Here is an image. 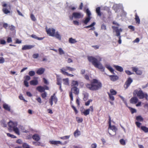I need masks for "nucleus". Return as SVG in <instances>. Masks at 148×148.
Segmentation results:
<instances>
[{
    "label": "nucleus",
    "mask_w": 148,
    "mask_h": 148,
    "mask_svg": "<svg viewBox=\"0 0 148 148\" xmlns=\"http://www.w3.org/2000/svg\"><path fill=\"white\" fill-rule=\"evenodd\" d=\"M86 88L92 91H96L101 89L102 86V83L96 79L92 80L90 84H86Z\"/></svg>",
    "instance_id": "f257e3e1"
},
{
    "label": "nucleus",
    "mask_w": 148,
    "mask_h": 148,
    "mask_svg": "<svg viewBox=\"0 0 148 148\" xmlns=\"http://www.w3.org/2000/svg\"><path fill=\"white\" fill-rule=\"evenodd\" d=\"M87 58L88 61L91 62L95 67L101 70L102 71H104V68L97 58L92 56H88Z\"/></svg>",
    "instance_id": "f03ea898"
},
{
    "label": "nucleus",
    "mask_w": 148,
    "mask_h": 148,
    "mask_svg": "<svg viewBox=\"0 0 148 148\" xmlns=\"http://www.w3.org/2000/svg\"><path fill=\"white\" fill-rule=\"evenodd\" d=\"M134 95H136L140 99L145 98L147 100H148V95L146 93H144L141 90H135L133 93Z\"/></svg>",
    "instance_id": "7ed1b4c3"
},
{
    "label": "nucleus",
    "mask_w": 148,
    "mask_h": 148,
    "mask_svg": "<svg viewBox=\"0 0 148 148\" xmlns=\"http://www.w3.org/2000/svg\"><path fill=\"white\" fill-rule=\"evenodd\" d=\"M112 28L114 32L115 31L116 33V36L118 37L119 39L118 41V43L121 44V36H120V33L122 32V29L121 28L119 29L118 27L114 26H112Z\"/></svg>",
    "instance_id": "20e7f679"
},
{
    "label": "nucleus",
    "mask_w": 148,
    "mask_h": 148,
    "mask_svg": "<svg viewBox=\"0 0 148 148\" xmlns=\"http://www.w3.org/2000/svg\"><path fill=\"white\" fill-rule=\"evenodd\" d=\"M72 93L76 95H78L79 93V89L77 87H72L71 91L69 93V96L71 99V102L73 100V97Z\"/></svg>",
    "instance_id": "39448f33"
},
{
    "label": "nucleus",
    "mask_w": 148,
    "mask_h": 148,
    "mask_svg": "<svg viewBox=\"0 0 148 148\" xmlns=\"http://www.w3.org/2000/svg\"><path fill=\"white\" fill-rule=\"evenodd\" d=\"M2 6L3 7L2 11L4 13L7 14L10 13L11 6L10 4H8L3 2L2 3Z\"/></svg>",
    "instance_id": "423d86ee"
},
{
    "label": "nucleus",
    "mask_w": 148,
    "mask_h": 148,
    "mask_svg": "<svg viewBox=\"0 0 148 148\" xmlns=\"http://www.w3.org/2000/svg\"><path fill=\"white\" fill-rule=\"evenodd\" d=\"M109 121H108V124H109V127L108 129V132L109 133V134L111 136H112L113 135H112L109 132V129L112 130L113 132H115L114 135L116 134V131L117 130V129L116 127L114 125H111V118L109 116Z\"/></svg>",
    "instance_id": "0eeeda50"
},
{
    "label": "nucleus",
    "mask_w": 148,
    "mask_h": 148,
    "mask_svg": "<svg viewBox=\"0 0 148 148\" xmlns=\"http://www.w3.org/2000/svg\"><path fill=\"white\" fill-rule=\"evenodd\" d=\"M83 16V15L81 13L74 12L73 13L72 16H70V18L72 20L73 17L75 18H82Z\"/></svg>",
    "instance_id": "6e6552de"
},
{
    "label": "nucleus",
    "mask_w": 148,
    "mask_h": 148,
    "mask_svg": "<svg viewBox=\"0 0 148 148\" xmlns=\"http://www.w3.org/2000/svg\"><path fill=\"white\" fill-rule=\"evenodd\" d=\"M8 129L10 132L12 131L13 129L17 125V123L14 122L12 121H10L8 123Z\"/></svg>",
    "instance_id": "1a4fd4ad"
},
{
    "label": "nucleus",
    "mask_w": 148,
    "mask_h": 148,
    "mask_svg": "<svg viewBox=\"0 0 148 148\" xmlns=\"http://www.w3.org/2000/svg\"><path fill=\"white\" fill-rule=\"evenodd\" d=\"M58 101V99L56 96L55 93H54L53 95L51 96V98L49 100V103L52 106L53 104V101L56 104Z\"/></svg>",
    "instance_id": "9d476101"
},
{
    "label": "nucleus",
    "mask_w": 148,
    "mask_h": 148,
    "mask_svg": "<svg viewBox=\"0 0 148 148\" xmlns=\"http://www.w3.org/2000/svg\"><path fill=\"white\" fill-rule=\"evenodd\" d=\"M75 69L69 66H66L65 67H63L60 69V72L62 74L63 72H66V71H74L75 70Z\"/></svg>",
    "instance_id": "9b49d317"
},
{
    "label": "nucleus",
    "mask_w": 148,
    "mask_h": 148,
    "mask_svg": "<svg viewBox=\"0 0 148 148\" xmlns=\"http://www.w3.org/2000/svg\"><path fill=\"white\" fill-rule=\"evenodd\" d=\"M132 82L133 80L132 78L130 77H129L124 84V86L125 88V89H127Z\"/></svg>",
    "instance_id": "f8f14e48"
},
{
    "label": "nucleus",
    "mask_w": 148,
    "mask_h": 148,
    "mask_svg": "<svg viewBox=\"0 0 148 148\" xmlns=\"http://www.w3.org/2000/svg\"><path fill=\"white\" fill-rule=\"evenodd\" d=\"M46 31L47 34L49 36L54 37V34H55L56 31L55 29L53 28H49L47 29Z\"/></svg>",
    "instance_id": "ddd939ff"
},
{
    "label": "nucleus",
    "mask_w": 148,
    "mask_h": 148,
    "mask_svg": "<svg viewBox=\"0 0 148 148\" xmlns=\"http://www.w3.org/2000/svg\"><path fill=\"white\" fill-rule=\"evenodd\" d=\"M34 47V45H25L22 47V49L23 50L30 49L33 48Z\"/></svg>",
    "instance_id": "4468645a"
},
{
    "label": "nucleus",
    "mask_w": 148,
    "mask_h": 148,
    "mask_svg": "<svg viewBox=\"0 0 148 148\" xmlns=\"http://www.w3.org/2000/svg\"><path fill=\"white\" fill-rule=\"evenodd\" d=\"M49 143L51 145H56L57 146L59 144L62 145L63 144L60 141H55L53 140H50L49 141Z\"/></svg>",
    "instance_id": "2eb2a0df"
},
{
    "label": "nucleus",
    "mask_w": 148,
    "mask_h": 148,
    "mask_svg": "<svg viewBox=\"0 0 148 148\" xmlns=\"http://www.w3.org/2000/svg\"><path fill=\"white\" fill-rule=\"evenodd\" d=\"M132 71L135 72L136 74L138 75H141L142 74V71L139 70L138 68L133 67H132Z\"/></svg>",
    "instance_id": "dca6fc26"
},
{
    "label": "nucleus",
    "mask_w": 148,
    "mask_h": 148,
    "mask_svg": "<svg viewBox=\"0 0 148 148\" xmlns=\"http://www.w3.org/2000/svg\"><path fill=\"white\" fill-rule=\"evenodd\" d=\"M138 99L136 97H133L131 98L130 100V102L132 104H136L137 103Z\"/></svg>",
    "instance_id": "f3484780"
},
{
    "label": "nucleus",
    "mask_w": 148,
    "mask_h": 148,
    "mask_svg": "<svg viewBox=\"0 0 148 148\" xmlns=\"http://www.w3.org/2000/svg\"><path fill=\"white\" fill-rule=\"evenodd\" d=\"M110 79L112 81H115L119 79V77L116 75H109Z\"/></svg>",
    "instance_id": "a211bd4d"
},
{
    "label": "nucleus",
    "mask_w": 148,
    "mask_h": 148,
    "mask_svg": "<svg viewBox=\"0 0 148 148\" xmlns=\"http://www.w3.org/2000/svg\"><path fill=\"white\" fill-rule=\"evenodd\" d=\"M45 70V69L44 68H40L37 70L36 73L38 75H41L44 73Z\"/></svg>",
    "instance_id": "6ab92c4d"
},
{
    "label": "nucleus",
    "mask_w": 148,
    "mask_h": 148,
    "mask_svg": "<svg viewBox=\"0 0 148 148\" xmlns=\"http://www.w3.org/2000/svg\"><path fill=\"white\" fill-rule=\"evenodd\" d=\"M33 140L36 141H38L40 139V136L37 134H35L32 136Z\"/></svg>",
    "instance_id": "aec40b11"
},
{
    "label": "nucleus",
    "mask_w": 148,
    "mask_h": 148,
    "mask_svg": "<svg viewBox=\"0 0 148 148\" xmlns=\"http://www.w3.org/2000/svg\"><path fill=\"white\" fill-rule=\"evenodd\" d=\"M114 67L116 70L120 72H122L123 71V68L121 66L118 65H114Z\"/></svg>",
    "instance_id": "412c9836"
},
{
    "label": "nucleus",
    "mask_w": 148,
    "mask_h": 148,
    "mask_svg": "<svg viewBox=\"0 0 148 148\" xmlns=\"http://www.w3.org/2000/svg\"><path fill=\"white\" fill-rule=\"evenodd\" d=\"M37 90L40 92H44L45 90V88L42 86H39L36 88Z\"/></svg>",
    "instance_id": "4be33fe9"
},
{
    "label": "nucleus",
    "mask_w": 148,
    "mask_h": 148,
    "mask_svg": "<svg viewBox=\"0 0 148 148\" xmlns=\"http://www.w3.org/2000/svg\"><path fill=\"white\" fill-rule=\"evenodd\" d=\"M3 108L6 110L9 111H10V107L6 103H4L3 105Z\"/></svg>",
    "instance_id": "5701e85b"
},
{
    "label": "nucleus",
    "mask_w": 148,
    "mask_h": 148,
    "mask_svg": "<svg viewBox=\"0 0 148 148\" xmlns=\"http://www.w3.org/2000/svg\"><path fill=\"white\" fill-rule=\"evenodd\" d=\"M54 37H55L56 38L58 39L59 40H61V35L59 34L58 32H55V33L54 34Z\"/></svg>",
    "instance_id": "b1692460"
},
{
    "label": "nucleus",
    "mask_w": 148,
    "mask_h": 148,
    "mask_svg": "<svg viewBox=\"0 0 148 148\" xmlns=\"http://www.w3.org/2000/svg\"><path fill=\"white\" fill-rule=\"evenodd\" d=\"M96 12L98 16H101L102 13L100 11V7H98L96 8Z\"/></svg>",
    "instance_id": "393cba45"
},
{
    "label": "nucleus",
    "mask_w": 148,
    "mask_h": 148,
    "mask_svg": "<svg viewBox=\"0 0 148 148\" xmlns=\"http://www.w3.org/2000/svg\"><path fill=\"white\" fill-rule=\"evenodd\" d=\"M78 85V83L77 81L73 80L71 83L72 87H77Z\"/></svg>",
    "instance_id": "a878e982"
},
{
    "label": "nucleus",
    "mask_w": 148,
    "mask_h": 148,
    "mask_svg": "<svg viewBox=\"0 0 148 148\" xmlns=\"http://www.w3.org/2000/svg\"><path fill=\"white\" fill-rule=\"evenodd\" d=\"M105 66L112 73L114 74V70L110 65H106Z\"/></svg>",
    "instance_id": "bb28decb"
},
{
    "label": "nucleus",
    "mask_w": 148,
    "mask_h": 148,
    "mask_svg": "<svg viewBox=\"0 0 148 148\" xmlns=\"http://www.w3.org/2000/svg\"><path fill=\"white\" fill-rule=\"evenodd\" d=\"M31 36L35 39H37L38 40H41L43 39L44 38V37L42 38V37H38L36 36L34 34H33Z\"/></svg>",
    "instance_id": "cd10ccee"
},
{
    "label": "nucleus",
    "mask_w": 148,
    "mask_h": 148,
    "mask_svg": "<svg viewBox=\"0 0 148 148\" xmlns=\"http://www.w3.org/2000/svg\"><path fill=\"white\" fill-rule=\"evenodd\" d=\"M30 84L31 85L36 86L38 84V81L37 80H32L30 82Z\"/></svg>",
    "instance_id": "c85d7f7f"
},
{
    "label": "nucleus",
    "mask_w": 148,
    "mask_h": 148,
    "mask_svg": "<svg viewBox=\"0 0 148 148\" xmlns=\"http://www.w3.org/2000/svg\"><path fill=\"white\" fill-rule=\"evenodd\" d=\"M80 135V132L78 129L76 130L74 133V135L75 137H77Z\"/></svg>",
    "instance_id": "c756f323"
},
{
    "label": "nucleus",
    "mask_w": 148,
    "mask_h": 148,
    "mask_svg": "<svg viewBox=\"0 0 148 148\" xmlns=\"http://www.w3.org/2000/svg\"><path fill=\"white\" fill-rule=\"evenodd\" d=\"M12 130H13L16 134L18 135H20V134L19 130L17 126H16L15 128H14Z\"/></svg>",
    "instance_id": "7c9ffc66"
},
{
    "label": "nucleus",
    "mask_w": 148,
    "mask_h": 148,
    "mask_svg": "<svg viewBox=\"0 0 148 148\" xmlns=\"http://www.w3.org/2000/svg\"><path fill=\"white\" fill-rule=\"evenodd\" d=\"M135 20L136 21V23L138 24H139L140 22V19L138 16L137 13H136L135 15Z\"/></svg>",
    "instance_id": "2f4dec72"
},
{
    "label": "nucleus",
    "mask_w": 148,
    "mask_h": 148,
    "mask_svg": "<svg viewBox=\"0 0 148 148\" xmlns=\"http://www.w3.org/2000/svg\"><path fill=\"white\" fill-rule=\"evenodd\" d=\"M141 129L145 133L148 132V128L145 126H142L141 127Z\"/></svg>",
    "instance_id": "473e14b6"
},
{
    "label": "nucleus",
    "mask_w": 148,
    "mask_h": 148,
    "mask_svg": "<svg viewBox=\"0 0 148 148\" xmlns=\"http://www.w3.org/2000/svg\"><path fill=\"white\" fill-rule=\"evenodd\" d=\"M77 42L75 39H73L72 38H70L69 39V42L70 43H75Z\"/></svg>",
    "instance_id": "72a5a7b5"
},
{
    "label": "nucleus",
    "mask_w": 148,
    "mask_h": 148,
    "mask_svg": "<svg viewBox=\"0 0 148 148\" xmlns=\"http://www.w3.org/2000/svg\"><path fill=\"white\" fill-rule=\"evenodd\" d=\"M91 19L90 17H87L86 18L85 20L84 21V23L85 24H87V23L90 21Z\"/></svg>",
    "instance_id": "f704fd0d"
},
{
    "label": "nucleus",
    "mask_w": 148,
    "mask_h": 148,
    "mask_svg": "<svg viewBox=\"0 0 148 148\" xmlns=\"http://www.w3.org/2000/svg\"><path fill=\"white\" fill-rule=\"evenodd\" d=\"M64 81V84L66 85H68L69 84V79L68 78L64 79H63Z\"/></svg>",
    "instance_id": "c9c22d12"
},
{
    "label": "nucleus",
    "mask_w": 148,
    "mask_h": 148,
    "mask_svg": "<svg viewBox=\"0 0 148 148\" xmlns=\"http://www.w3.org/2000/svg\"><path fill=\"white\" fill-rule=\"evenodd\" d=\"M83 113L85 116H86L89 114V109H87L85 110Z\"/></svg>",
    "instance_id": "e433bc0d"
},
{
    "label": "nucleus",
    "mask_w": 148,
    "mask_h": 148,
    "mask_svg": "<svg viewBox=\"0 0 148 148\" xmlns=\"http://www.w3.org/2000/svg\"><path fill=\"white\" fill-rule=\"evenodd\" d=\"M120 144L123 145H125L126 144V143L125 140L123 139H121L119 140Z\"/></svg>",
    "instance_id": "4c0bfd02"
},
{
    "label": "nucleus",
    "mask_w": 148,
    "mask_h": 148,
    "mask_svg": "<svg viewBox=\"0 0 148 148\" xmlns=\"http://www.w3.org/2000/svg\"><path fill=\"white\" fill-rule=\"evenodd\" d=\"M108 94L110 98V99L111 100L113 101L114 100V98L112 95H111L109 92L108 93Z\"/></svg>",
    "instance_id": "58836bf2"
},
{
    "label": "nucleus",
    "mask_w": 148,
    "mask_h": 148,
    "mask_svg": "<svg viewBox=\"0 0 148 148\" xmlns=\"http://www.w3.org/2000/svg\"><path fill=\"white\" fill-rule=\"evenodd\" d=\"M63 72L64 73L62 74L64 75H66L68 76H70L71 77L74 76V75L72 74H69L66 72Z\"/></svg>",
    "instance_id": "ea45409f"
},
{
    "label": "nucleus",
    "mask_w": 148,
    "mask_h": 148,
    "mask_svg": "<svg viewBox=\"0 0 148 148\" xmlns=\"http://www.w3.org/2000/svg\"><path fill=\"white\" fill-rule=\"evenodd\" d=\"M7 136L8 137H10L12 138H16V137L14 136V135L11 134L10 133H7Z\"/></svg>",
    "instance_id": "a19ab883"
},
{
    "label": "nucleus",
    "mask_w": 148,
    "mask_h": 148,
    "mask_svg": "<svg viewBox=\"0 0 148 148\" xmlns=\"http://www.w3.org/2000/svg\"><path fill=\"white\" fill-rule=\"evenodd\" d=\"M29 75L30 76H33L35 75V72L33 71H31L29 72Z\"/></svg>",
    "instance_id": "79ce46f5"
},
{
    "label": "nucleus",
    "mask_w": 148,
    "mask_h": 148,
    "mask_svg": "<svg viewBox=\"0 0 148 148\" xmlns=\"http://www.w3.org/2000/svg\"><path fill=\"white\" fill-rule=\"evenodd\" d=\"M111 94L112 95H116V92L113 89H111L110 90Z\"/></svg>",
    "instance_id": "37998d69"
},
{
    "label": "nucleus",
    "mask_w": 148,
    "mask_h": 148,
    "mask_svg": "<svg viewBox=\"0 0 148 148\" xmlns=\"http://www.w3.org/2000/svg\"><path fill=\"white\" fill-rule=\"evenodd\" d=\"M86 13L88 17H90V16L91 15V13L88 9H87L86 10Z\"/></svg>",
    "instance_id": "c03bdc74"
},
{
    "label": "nucleus",
    "mask_w": 148,
    "mask_h": 148,
    "mask_svg": "<svg viewBox=\"0 0 148 148\" xmlns=\"http://www.w3.org/2000/svg\"><path fill=\"white\" fill-rule=\"evenodd\" d=\"M71 106L74 112H75V114H77L78 113V111L76 108L73 105H71Z\"/></svg>",
    "instance_id": "a18cd8bd"
},
{
    "label": "nucleus",
    "mask_w": 148,
    "mask_h": 148,
    "mask_svg": "<svg viewBox=\"0 0 148 148\" xmlns=\"http://www.w3.org/2000/svg\"><path fill=\"white\" fill-rule=\"evenodd\" d=\"M60 55H62L64 53V51L61 48H59L58 49Z\"/></svg>",
    "instance_id": "49530a36"
},
{
    "label": "nucleus",
    "mask_w": 148,
    "mask_h": 148,
    "mask_svg": "<svg viewBox=\"0 0 148 148\" xmlns=\"http://www.w3.org/2000/svg\"><path fill=\"white\" fill-rule=\"evenodd\" d=\"M30 18L33 21H35L36 19L34 16L32 14H31L30 15Z\"/></svg>",
    "instance_id": "de8ad7c7"
},
{
    "label": "nucleus",
    "mask_w": 148,
    "mask_h": 148,
    "mask_svg": "<svg viewBox=\"0 0 148 148\" xmlns=\"http://www.w3.org/2000/svg\"><path fill=\"white\" fill-rule=\"evenodd\" d=\"M76 119L78 123H82L83 120V119L82 118H80L79 117H76Z\"/></svg>",
    "instance_id": "09e8293b"
},
{
    "label": "nucleus",
    "mask_w": 148,
    "mask_h": 148,
    "mask_svg": "<svg viewBox=\"0 0 148 148\" xmlns=\"http://www.w3.org/2000/svg\"><path fill=\"white\" fill-rule=\"evenodd\" d=\"M136 119L139 121H142L143 120V119L142 117L141 116H138L136 117Z\"/></svg>",
    "instance_id": "8fccbe9b"
},
{
    "label": "nucleus",
    "mask_w": 148,
    "mask_h": 148,
    "mask_svg": "<svg viewBox=\"0 0 148 148\" xmlns=\"http://www.w3.org/2000/svg\"><path fill=\"white\" fill-rule=\"evenodd\" d=\"M70 137V136H66L60 137V138L62 139L66 140L68 139Z\"/></svg>",
    "instance_id": "3c124183"
},
{
    "label": "nucleus",
    "mask_w": 148,
    "mask_h": 148,
    "mask_svg": "<svg viewBox=\"0 0 148 148\" xmlns=\"http://www.w3.org/2000/svg\"><path fill=\"white\" fill-rule=\"evenodd\" d=\"M5 62V59L3 57H0V64H3Z\"/></svg>",
    "instance_id": "603ef678"
},
{
    "label": "nucleus",
    "mask_w": 148,
    "mask_h": 148,
    "mask_svg": "<svg viewBox=\"0 0 148 148\" xmlns=\"http://www.w3.org/2000/svg\"><path fill=\"white\" fill-rule=\"evenodd\" d=\"M24 78L25 79V80H26L27 81L31 79L30 77L28 75H26L24 77Z\"/></svg>",
    "instance_id": "864d4df0"
},
{
    "label": "nucleus",
    "mask_w": 148,
    "mask_h": 148,
    "mask_svg": "<svg viewBox=\"0 0 148 148\" xmlns=\"http://www.w3.org/2000/svg\"><path fill=\"white\" fill-rule=\"evenodd\" d=\"M92 100L91 99H89L88 101L85 103V105L86 106H88L89 105L90 103L92 101Z\"/></svg>",
    "instance_id": "5fc2aeb1"
},
{
    "label": "nucleus",
    "mask_w": 148,
    "mask_h": 148,
    "mask_svg": "<svg viewBox=\"0 0 148 148\" xmlns=\"http://www.w3.org/2000/svg\"><path fill=\"white\" fill-rule=\"evenodd\" d=\"M130 108V110L132 114H133L136 112V110L135 109L131 108Z\"/></svg>",
    "instance_id": "6e6d98bb"
},
{
    "label": "nucleus",
    "mask_w": 148,
    "mask_h": 148,
    "mask_svg": "<svg viewBox=\"0 0 148 148\" xmlns=\"http://www.w3.org/2000/svg\"><path fill=\"white\" fill-rule=\"evenodd\" d=\"M41 96L42 98H45L47 96V93L46 92L42 93L41 95Z\"/></svg>",
    "instance_id": "4d7b16f0"
},
{
    "label": "nucleus",
    "mask_w": 148,
    "mask_h": 148,
    "mask_svg": "<svg viewBox=\"0 0 148 148\" xmlns=\"http://www.w3.org/2000/svg\"><path fill=\"white\" fill-rule=\"evenodd\" d=\"M76 103L77 104V106H80V101L79 98H77L76 99Z\"/></svg>",
    "instance_id": "13d9d810"
},
{
    "label": "nucleus",
    "mask_w": 148,
    "mask_h": 148,
    "mask_svg": "<svg viewBox=\"0 0 148 148\" xmlns=\"http://www.w3.org/2000/svg\"><path fill=\"white\" fill-rule=\"evenodd\" d=\"M0 43L1 45H5L6 44V42L4 40L1 39L0 40Z\"/></svg>",
    "instance_id": "bf43d9fd"
},
{
    "label": "nucleus",
    "mask_w": 148,
    "mask_h": 148,
    "mask_svg": "<svg viewBox=\"0 0 148 148\" xmlns=\"http://www.w3.org/2000/svg\"><path fill=\"white\" fill-rule=\"evenodd\" d=\"M39 56V55L38 53H35L33 55V58L36 59Z\"/></svg>",
    "instance_id": "052dcab7"
},
{
    "label": "nucleus",
    "mask_w": 148,
    "mask_h": 148,
    "mask_svg": "<svg viewBox=\"0 0 148 148\" xmlns=\"http://www.w3.org/2000/svg\"><path fill=\"white\" fill-rule=\"evenodd\" d=\"M7 41V42L8 43L11 42H12V38L10 37H9L8 38Z\"/></svg>",
    "instance_id": "680f3d73"
},
{
    "label": "nucleus",
    "mask_w": 148,
    "mask_h": 148,
    "mask_svg": "<svg viewBox=\"0 0 148 148\" xmlns=\"http://www.w3.org/2000/svg\"><path fill=\"white\" fill-rule=\"evenodd\" d=\"M101 29L106 30V25L104 24H102L101 25Z\"/></svg>",
    "instance_id": "e2e57ef3"
},
{
    "label": "nucleus",
    "mask_w": 148,
    "mask_h": 148,
    "mask_svg": "<svg viewBox=\"0 0 148 148\" xmlns=\"http://www.w3.org/2000/svg\"><path fill=\"white\" fill-rule=\"evenodd\" d=\"M24 84L25 86L27 87L29 86V83L26 80H24Z\"/></svg>",
    "instance_id": "0e129e2a"
},
{
    "label": "nucleus",
    "mask_w": 148,
    "mask_h": 148,
    "mask_svg": "<svg viewBox=\"0 0 148 148\" xmlns=\"http://www.w3.org/2000/svg\"><path fill=\"white\" fill-rule=\"evenodd\" d=\"M89 110V112L90 111L92 112H93L94 111L93 107L92 106H91L88 109Z\"/></svg>",
    "instance_id": "69168bd1"
},
{
    "label": "nucleus",
    "mask_w": 148,
    "mask_h": 148,
    "mask_svg": "<svg viewBox=\"0 0 148 148\" xmlns=\"http://www.w3.org/2000/svg\"><path fill=\"white\" fill-rule=\"evenodd\" d=\"M91 148H96L97 145L96 143H93L91 145Z\"/></svg>",
    "instance_id": "338daca9"
},
{
    "label": "nucleus",
    "mask_w": 148,
    "mask_h": 148,
    "mask_svg": "<svg viewBox=\"0 0 148 148\" xmlns=\"http://www.w3.org/2000/svg\"><path fill=\"white\" fill-rule=\"evenodd\" d=\"M29 146L26 143H24L23 144V148H26Z\"/></svg>",
    "instance_id": "774afa93"
}]
</instances>
